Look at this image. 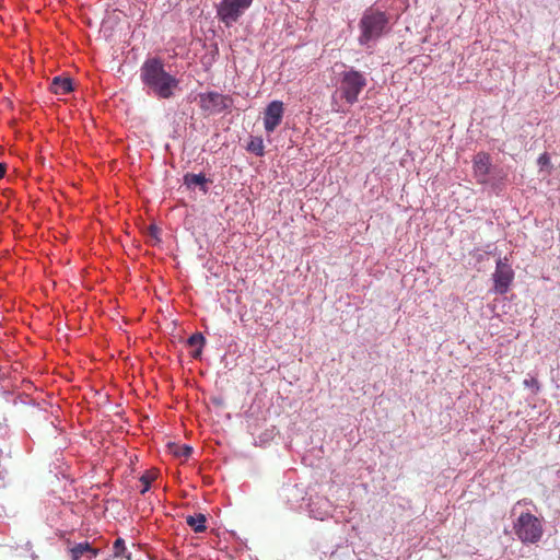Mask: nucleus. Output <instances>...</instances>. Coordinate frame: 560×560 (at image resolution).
I'll list each match as a JSON object with an SVG mask.
<instances>
[{
  "mask_svg": "<svg viewBox=\"0 0 560 560\" xmlns=\"http://www.w3.org/2000/svg\"><path fill=\"white\" fill-rule=\"evenodd\" d=\"M140 78L145 88L155 96L168 100L178 86V80L166 72L159 58L147 59L140 68Z\"/></svg>",
  "mask_w": 560,
  "mask_h": 560,
  "instance_id": "1",
  "label": "nucleus"
},
{
  "mask_svg": "<svg viewBox=\"0 0 560 560\" xmlns=\"http://www.w3.org/2000/svg\"><path fill=\"white\" fill-rule=\"evenodd\" d=\"M387 24L388 19L384 12L365 11L359 23L361 31L359 43L369 46L371 42L377 40L383 35Z\"/></svg>",
  "mask_w": 560,
  "mask_h": 560,
  "instance_id": "2",
  "label": "nucleus"
},
{
  "mask_svg": "<svg viewBox=\"0 0 560 560\" xmlns=\"http://www.w3.org/2000/svg\"><path fill=\"white\" fill-rule=\"evenodd\" d=\"M365 86L366 79L360 71L350 69L340 74L339 92L350 105L358 102L359 95Z\"/></svg>",
  "mask_w": 560,
  "mask_h": 560,
  "instance_id": "3",
  "label": "nucleus"
},
{
  "mask_svg": "<svg viewBox=\"0 0 560 560\" xmlns=\"http://www.w3.org/2000/svg\"><path fill=\"white\" fill-rule=\"evenodd\" d=\"M514 532L523 542H537L542 536L541 522L532 513H522L514 523Z\"/></svg>",
  "mask_w": 560,
  "mask_h": 560,
  "instance_id": "4",
  "label": "nucleus"
},
{
  "mask_svg": "<svg viewBox=\"0 0 560 560\" xmlns=\"http://www.w3.org/2000/svg\"><path fill=\"white\" fill-rule=\"evenodd\" d=\"M252 3L253 0H222L218 5L217 13L219 19L229 26L243 15Z\"/></svg>",
  "mask_w": 560,
  "mask_h": 560,
  "instance_id": "5",
  "label": "nucleus"
},
{
  "mask_svg": "<svg viewBox=\"0 0 560 560\" xmlns=\"http://www.w3.org/2000/svg\"><path fill=\"white\" fill-rule=\"evenodd\" d=\"M200 108L209 114H219L229 109L233 100L229 95H223L218 92H206L199 94Z\"/></svg>",
  "mask_w": 560,
  "mask_h": 560,
  "instance_id": "6",
  "label": "nucleus"
},
{
  "mask_svg": "<svg viewBox=\"0 0 560 560\" xmlns=\"http://www.w3.org/2000/svg\"><path fill=\"white\" fill-rule=\"evenodd\" d=\"M283 114L284 107L281 101H272L268 104L264 112V127L268 133L273 132L281 124Z\"/></svg>",
  "mask_w": 560,
  "mask_h": 560,
  "instance_id": "7",
  "label": "nucleus"
},
{
  "mask_svg": "<svg viewBox=\"0 0 560 560\" xmlns=\"http://www.w3.org/2000/svg\"><path fill=\"white\" fill-rule=\"evenodd\" d=\"M514 272L511 266L499 260L494 273V288L499 293H505L513 281Z\"/></svg>",
  "mask_w": 560,
  "mask_h": 560,
  "instance_id": "8",
  "label": "nucleus"
},
{
  "mask_svg": "<svg viewBox=\"0 0 560 560\" xmlns=\"http://www.w3.org/2000/svg\"><path fill=\"white\" fill-rule=\"evenodd\" d=\"M475 177L481 184H487L490 178V159L486 153H479L475 158Z\"/></svg>",
  "mask_w": 560,
  "mask_h": 560,
  "instance_id": "9",
  "label": "nucleus"
},
{
  "mask_svg": "<svg viewBox=\"0 0 560 560\" xmlns=\"http://www.w3.org/2000/svg\"><path fill=\"white\" fill-rule=\"evenodd\" d=\"M71 560H92L97 557L98 549L91 546L90 542H79L69 550Z\"/></svg>",
  "mask_w": 560,
  "mask_h": 560,
  "instance_id": "10",
  "label": "nucleus"
},
{
  "mask_svg": "<svg viewBox=\"0 0 560 560\" xmlns=\"http://www.w3.org/2000/svg\"><path fill=\"white\" fill-rule=\"evenodd\" d=\"M50 91L55 94H68L73 91L72 80L65 77H55L50 83Z\"/></svg>",
  "mask_w": 560,
  "mask_h": 560,
  "instance_id": "11",
  "label": "nucleus"
},
{
  "mask_svg": "<svg viewBox=\"0 0 560 560\" xmlns=\"http://www.w3.org/2000/svg\"><path fill=\"white\" fill-rule=\"evenodd\" d=\"M184 183L188 187L200 186V188L203 192H207V190H208V188H207L208 179L206 178V176L203 174H186L184 177Z\"/></svg>",
  "mask_w": 560,
  "mask_h": 560,
  "instance_id": "12",
  "label": "nucleus"
},
{
  "mask_svg": "<svg viewBox=\"0 0 560 560\" xmlns=\"http://www.w3.org/2000/svg\"><path fill=\"white\" fill-rule=\"evenodd\" d=\"M207 518L203 514L189 515L186 517V523L196 532L202 533L206 530Z\"/></svg>",
  "mask_w": 560,
  "mask_h": 560,
  "instance_id": "13",
  "label": "nucleus"
},
{
  "mask_svg": "<svg viewBox=\"0 0 560 560\" xmlns=\"http://www.w3.org/2000/svg\"><path fill=\"white\" fill-rule=\"evenodd\" d=\"M205 342V337L200 332H196L188 338V345L191 347H196V349L191 353V357L194 359H199L201 357L202 347Z\"/></svg>",
  "mask_w": 560,
  "mask_h": 560,
  "instance_id": "14",
  "label": "nucleus"
},
{
  "mask_svg": "<svg viewBox=\"0 0 560 560\" xmlns=\"http://www.w3.org/2000/svg\"><path fill=\"white\" fill-rule=\"evenodd\" d=\"M247 150L252 153H255L257 156L264 155V141L260 137H252L248 144Z\"/></svg>",
  "mask_w": 560,
  "mask_h": 560,
  "instance_id": "15",
  "label": "nucleus"
},
{
  "mask_svg": "<svg viewBox=\"0 0 560 560\" xmlns=\"http://www.w3.org/2000/svg\"><path fill=\"white\" fill-rule=\"evenodd\" d=\"M155 479V474L151 471H147L140 477V482L142 483V489L140 490L141 494H144L149 491L152 481Z\"/></svg>",
  "mask_w": 560,
  "mask_h": 560,
  "instance_id": "16",
  "label": "nucleus"
},
{
  "mask_svg": "<svg viewBox=\"0 0 560 560\" xmlns=\"http://www.w3.org/2000/svg\"><path fill=\"white\" fill-rule=\"evenodd\" d=\"M174 455L177 457H189L192 453V448L188 445H176L174 450Z\"/></svg>",
  "mask_w": 560,
  "mask_h": 560,
  "instance_id": "17",
  "label": "nucleus"
},
{
  "mask_svg": "<svg viewBox=\"0 0 560 560\" xmlns=\"http://www.w3.org/2000/svg\"><path fill=\"white\" fill-rule=\"evenodd\" d=\"M113 549H114V557L115 558L121 557L124 551H125V549H126L124 539L122 538H117L114 541Z\"/></svg>",
  "mask_w": 560,
  "mask_h": 560,
  "instance_id": "18",
  "label": "nucleus"
},
{
  "mask_svg": "<svg viewBox=\"0 0 560 560\" xmlns=\"http://www.w3.org/2000/svg\"><path fill=\"white\" fill-rule=\"evenodd\" d=\"M524 384L528 387H535L536 389L539 388L538 381L534 377H532L530 380H525Z\"/></svg>",
  "mask_w": 560,
  "mask_h": 560,
  "instance_id": "19",
  "label": "nucleus"
},
{
  "mask_svg": "<svg viewBox=\"0 0 560 560\" xmlns=\"http://www.w3.org/2000/svg\"><path fill=\"white\" fill-rule=\"evenodd\" d=\"M549 163H550V159H549V156H548V154H547V153H544V154H541V155L538 158V164H539V165H547V164H549Z\"/></svg>",
  "mask_w": 560,
  "mask_h": 560,
  "instance_id": "20",
  "label": "nucleus"
},
{
  "mask_svg": "<svg viewBox=\"0 0 560 560\" xmlns=\"http://www.w3.org/2000/svg\"><path fill=\"white\" fill-rule=\"evenodd\" d=\"M7 171V166L3 163H0V179L3 178Z\"/></svg>",
  "mask_w": 560,
  "mask_h": 560,
  "instance_id": "21",
  "label": "nucleus"
}]
</instances>
